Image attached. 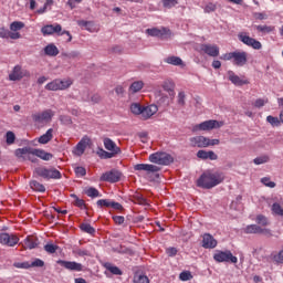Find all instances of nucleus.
Returning a JSON list of instances; mask_svg holds the SVG:
<instances>
[{
    "instance_id": "nucleus-1",
    "label": "nucleus",
    "mask_w": 283,
    "mask_h": 283,
    "mask_svg": "<svg viewBox=\"0 0 283 283\" xmlns=\"http://www.w3.org/2000/svg\"><path fill=\"white\" fill-rule=\"evenodd\" d=\"M222 180H224V175L218 171L208 170L201 175L197 185L198 187H202V189H213V187H218Z\"/></svg>"
},
{
    "instance_id": "nucleus-2",
    "label": "nucleus",
    "mask_w": 283,
    "mask_h": 283,
    "mask_svg": "<svg viewBox=\"0 0 283 283\" xmlns=\"http://www.w3.org/2000/svg\"><path fill=\"white\" fill-rule=\"evenodd\" d=\"M72 78H55L45 85L48 92H63L73 85Z\"/></svg>"
},
{
    "instance_id": "nucleus-3",
    "label": "nucleus",
    "mask_w": 283,
    "mask_h": 283,
    "mask_svg": "<svg viewBox=\"0 0 283 283\" xmlns=\"http://www.w3.org/2000/svg\"><path fill=\"white\" fill-rule=\"evenodd\" d=\"M63 28L61 27V24H48L44 25L41 29V32L44 36H49L52 34H57L59 36H63V34H66L67 39H66V43H70L72 41V34L70 33V31H63Z\"/></svg>"
},
{
    "instance_id": "nucleus-4",
    "label": "nucleus",
    "mask_w": 283,
    "mask_h": 283,
    "mask_svg": "<svg viewBox=\"0 0 283 283\" xmlns=\"http://www.w3.org/2000/svg\"><path fill=\"white\" fill-rule=\"evenodd\" d=\"M190 143L192 147L206 148V147H213L216 145H220V139H210L209 137L197 136V137L190 138Z\"/></svg>"
},
{
    "instance_id": "nucleus-5",
    "label": "nucleus",
    "mask_w": 283,
    "mask_h": 283,
    "mask_svg": "<svg viewBox=\"0 0 283 283\" xmlns=\"http://www.w3.org/2000/svg\"><path fill=\"white\" fill-rule=\"evenodd\" d=\"M224 125L223 122H218L216 119L206 120L201 124L193 126V132H211V129H220Z\"/></svg>"
},
{
    "instance_id": "nucleus-6",
    "label": "nucleus",
    "mask_w": 283,
    "mask_h": 283,
    "mask_svg": "<svg viewBox=\"0 0 283 283\" xmlns=\"http://www.w3.org/2000/svg\"><path fill=\"white\" fill-rule=\"evenodd\" d=\"M149 161L155 163V165H171L174 158L167 153H154L149 156Z\"/></svg>"
},
{
    "instance_id": "nucleus-7",
    "label": "nucleus",
    "mask_w": 283,
    "mask_h": 283,
    "mask_svg": "<svg viewBox=\"0 0 283 283\" xmlns=\"http://www.w3.org/2000/svg\"><path fill=\"white\" fill-rule=\"evenodd\" d=\"M213 260L216 262H231L232 264H238V258L234 256L231 251L217 250L213 254Z\"/></svg>"
},
{
    "instance_id": "nucleus-8",
    "label": "nucleus",
    "mask_w": 283,
    "mask_h": 283,
    "mask_svg": "<svg viewBox=\"0 0 283 283\" xmlns=\"http://www.w3.org/2000/svg\"><path fill=\"white\" fill-rule=\"evenodd\" d=\"M239 41L248 45V48H252L253 50H262V43L251 36L247 32H240L238 34Z\"/></svg>"
},
{
    "instance_id": "nucleus-9",
    "label": "nucleus",
    "mask_w": 283,
    "mask_h": 283,
    "mask_svg": "<svg viewBox=\"0 0 283 283\" xmlns=\"http://www.w3.org/2000/svg\"><path fill=\"white\" fill-rule=\"evenodd\" d=\"M53 117H54V111L52 109H46L41 113H35L32 115L34 123H40V124L50 123V120H52Z\"/></svg>"
},
{
    "instance_id": "nucleus-10",
    "label": "nucleus",
    "mask_w": 283,
    "mask_h": 283,
    "mask_svg": "<svg viewBox=\"0 0 283 283\" xmlns=\"http://www.w3.org/2000/svg\"><path fill=\"white\" fill-rule=\"evenodd\" d=\"M35 174L38 176H41V178H53V179H59L61 178V171L52 168V169H48V168H36L35 169Z\"/></svg>"
},
{
    "instance_id": "nucleus-11",
    "label": "nucleus",
    "mask_w": 283,
    "mask_h": 283,
    "mask_svg": "<svg viewBox=\"0 0 283 283\" xmlns=\"http://www.w3.org/2000/svg\"><path fill=\"white\" fill-rule=\"evenodd\" d=\"M0 244L4 247H17V244H19V237L6 232L0 233Z\"/></svg>"
},
{
    "instance_id": "nucleus-12",
    "label": "nucleus",
    "mask_w": 283,
    "mask_h": 283,
    "mask_svg": "<svg viewBox=\"0 0 283 283\" xmlns=\"http://www.w3.org/2000/svg\"><path fill=\"white\" fill-rule=\"evenodd\" d=\"M92 145V139L90 137L84 136L73 149L74 156H83L85 154V149H87Z\"/></svg>"
},
{
    "instance_id": "nucleus-13",
    "label": "nucleus",
    "mask_w": 283,
    "mask_h": 283,
    "mask_svg": "<svg viewBox=\"0 0 283 283\" xmlns=\"http://www.w3.org/2000/svg\"><path fill=\"white\" fill-rule=\"evenodd\" d=\"M200 51L208 56H220V48L216 44H202Z\"/></svg>"
},
{
    "instance_id": "nucleus-14",
    "label": "nucleus",
    "mask_w": 283,
    "mask_h": 283,
    "mask_svg": "<svg viewBox=\"0 0 283 283\" xmlns=\"http://www.w3.org/2000/svg\"><path fill=\"white\" fill-rule=\"evenodd\" d=\"M201 247L203 249H216L218 247V240L210 233H205L202 235Z\"/></svg>"
},
{
    "instance_id": "nucleus-15",
    "label": "nucleus",
    "mask_w": 283,
    "mask_h": 283,
    "mask_svg": "<svg viewBox=\"0 0 283 283\" xmlns=\"http://www.w3.org/2000/svg\"><path fill=\"white\" fill-rule=\"evenodd\" d=\"M24 76H30V72L22 71L21 66L17 65L13 67L12 72L9 74L10 81H21Z\"/></svg>"
},
{
    "instance_id": "nucleus-16",
    "label": "nucleus",
    "mask_w": 283,
    "mask_h": 283,
    "mask_svg": "<svg viewBox=\"0 0 283 283\" xmlns=\"http://www.w3.org/2000/svg\"><path fill=\"white\" fill-rule=\"evenodd\" d=\"M57 264H60V266H63L64 269H67V271H77V272L83 271V264L77 263L75 261L59 260Z\"/></svg>"
},
{
    "instance_id": "nucleus-17",
    "label": "nucleus",
    "mask_w": 283,
    "mask_h": 283,
    "mask_svg": "<svg viewBox=\"0 0 283 283\" xmlns=\"http://www.w3.org/2000/svg\"><path fill=\"white\" fill-rule=\"evenodd\" d=\"M135 171H146V174L149 176V174H156L159 171L158 166H154L151 164H137L134 166Z\"/></svg>"
},
{
    "instance_id": "nucleus-18",
    "label": "nucleus",
    "mask_w": 283,
    "mask_h": 283,
    "mask_svg": "<svg viewBox=\"0 0 283 283\" xmlns=\"http://www.w3.org/2000/svg\"><path fill=\"white\" fill-rule=\"evenodd\" d=\"M101 180L104 182H118L120 180V172L117 170H111L102 175Z\"/></svg>"
},
{
    "instance_id": "nucleus-19",
    "label": "nucleus",
    "mask_w": 283,
    "mask_h": 283,
    "mask_svg": "<svg viewBox=\"0 0 283 283\" xmlns=\"http://www.w3.org/2000/svg\"><path fill=\"white\" fill-rule=\"evenodd\" d=\"M158 113V106L156 105H149V106H144L142 111V119L143 120H149L151 116Z\"/></svg>"
},
{
    "instance_id": "nucleus-20",
    "label": "nucleus",
    "mask_w": 283,
    "mask_h": 283,
    "mask_svg": "<svg viewBox=\"0 0 283 283\" xmlns=\"http://www.w3.org/2000/svg\"><path fill=\"white\" fill-rule=\"evenodd\" d=\"M146 33H148L149 36H169V34H171V31L167 28H153L147 29Z\"/></svg>"
},
{
    "instance_id": "nucleus-21",
    "label": "nucleus",
    "mask_w": 283,
    "mask_h": 283,
    "mask_svg": "<svg viewBox=\"0 0 283 283\" xmlns=\"http://www.w3.org/2000/svg\"><path fill=\"white\" fill-rule=\"evenodd\" d=\"M0 39H12L13 41H17L21 39V33L19 32H11L6 28H0Z\"/></svg>"
},
{
    "instance_id": "nucleus-22",
    "label": "nucleus",
    "mask_w": 283,
    "mask_h": 283,
    "mask_svg": "<svg viewBox=\"0 0 283 283\" xmlns=\"http://www.w3.org/2000/svg\"><path fill=\"white\" fill-rule=\"evenodd\" d=\"M31 156H36L38 158H41V160H52V158H54V155L51 153L36 148H32Z\"/></svg>"
},
{
    "instance_id": "nucleus-23",
    "label": "nucleus",
    "mask_w": 283,
    "mask_h": 283,
    "mask_svg": "<svg viewBox=\"0 0 283 283\" xmlns=\"http://www.w3.org/2000/svg\"><path fill=\"white\" fill-rule=\"evenodd\" d=\"M232 63L239 67L247 65V52H234Z\"/></svg>"
},
{
    "instance_id": "nucleus-24",
    "label": "nucleus",
    "mask_w": 283,
    "mask_h": 283,
    "mask_svg": "<svg viewBox=\"0 0 283 283\" xmlns=\"http://www.w3.org/2000/svg\"><path fill=\"white\" fill-rule=\"evenodd\" d=\"M197 157L201 160H218V155L213 150H199Z\"/></svg>"
},
{
    "instance_id": "nucleus-25",
    "label": "nucleus",
    "mask_w": 283,
    "mask_h": 283,
    "mask_svg": "<svg viewBox=\"0 0 283 283\" xmlns=\"http://www.w3.org/2000/svg\"><path fill=\"white\" fill-rule=\"evenodd\" d=\"M228 78L233 83V85H247L249 83V81L235 75L233 71L228 72Z\"/></svg>"
},
{
    "instance_id": "nucleus-26",
    "label": "nucleus",
    "mask_w": 283,
    "mask_h": 283,
    "mask_svg": "<svg viewBox=\"0 0 283 283\" xmlns=\"http://www.w3.org/2000/svg\"><path fill=\"white\" fill-rule=\"evenodd\" d=\"M53 138H54V129L50 128L46 130L45 134H43L38 138V143H40V145H48V143H50V140H52Z\"/></svg>"
},
{
    "instance_id": "nucleus-27",
    "label": "nucleus",
    "mask_w": 283,
    "mask_h": 283,
    "mask_svg": "<svg viewBox=\"0 0 283 283\" xmlns=\"http://www.w3.org/2000/svg\"><path fill=\"white\" fill-rule=\"evenodd\" d=\"M104 147L107 151H113L114 154H120V148L116 146V143L111 138H104Z\"/></svg>"
},
{
    "instance_id": "nucleus-28",
    "label": "nucleus",
    "mask_w": 283,
    "mask_h": 283,
    "mask_svg": "<svg viewBox=\"0 0 283 283\" xmlns=\"http://www.w3.org/2000/svg\"><path fill=\"white\" fill-rule=\"evenodd\" d=\"M260 231H262V227L258 224H249L242 228V232L247 234H260Z\"/></svg>"
},
{
    "instance_id": "nucleus-29",
    "label": "nucleus",
    "mask_w": 283,
    "mask_h": 283,
    "mask_svg": "<svg viewBox=\"0 0 283 283\" xmlns=\"http://www.w3.org/2000/svg\"><path fill=\"white\" fill-rule=\"evenodd\" d=\"M15 156H17V158H23V159L29 158L30 159V156H32V148H28V147L18 148L15 150Z\"/></svg>"
},
{
    "instance_id": "nucleus-30",
    "label": "nucleus",
    "mask_w": 283,
    "mask_h": 283,
    "mask_svg": "<svg viewBox=\"0 0 283 283\" xmlns=\"http://www.w3.org/2000/svg\"><path fill=\"white\" fill-rule=\"evenodd\" d=\"M38 242H36V238L33 235H29L25 238L24 242H23V248L24 249H36L38 247Z\"/></svg>"
},
{
    "instance_id": "nucleus-31",
    "label": "nucleus",
    "mask_w": 283,
    "mask_h": 283,
    "mask_svg": "<svg viewBox=\"0 0 283 283\" xmlns=\"http://www.w3.org/2000/svg\"><path fill=\"white\" fill-rule=\"evenodd\" d=\"M143 87H145V83L143 81L133 82L129 86V93L136 94V93L140 92V90H143Z\"/></svg>"
},
{
    "instance_id": "nucleus-32",
    "label": "nucleus",
    "mask_w": 283,
    "mask_h": 283,
    "mask_svg": "<svg viewBox=\"0 0 283 283\" xmlns=\"http://www.w3.org/2000/svg\"><path fill=\"white\" fill-rule=\"evenodd\" d=\"M165 62L168 63L169 65H180L181 67H185V62H182V59L178 56H168L165 60Z\"/></svg>"
},
{
    "instance_id": "nucleus-33",
    "label": "nucleus",
    "mask_w": 283,
    "mask_h": 283,
    "mask_svg": "<svg viewBox=\"0 0 283 283\" xmlns=\"http://www.w3.org/2000/svg\"><path fill=\"white\" fill-rule=\"evenodd\" d=\"M44 53L48 56H57L59 54V48H56V45L54 44H49L44 48Z\"/></svg>"
},
{
    "instance_id": "nucleus-34",
    "label": "nucleus",
    "mask_w": 283,
    "mask_h": 283,
    "mask_svg": "<svg viewBox=\"0 0 283 283\" xmlns=\"http://www.w3.org/2000/svg\"><path fill=\"white\" fill-rule=\"evenodd\" d=\"M84 193L88 196V198H101V192L94 187L85 188Z\"/></svg>"
},
{
    "instance_id": "nucleus-35",
    "label": "nucleus",
    "mask_w": 283,
    "mask_h": 283,
    "mask_svg": "<svg viewBox=\"0 0 283 283\" xmlns=\"http://www.w3.org/2000/svg\"><path fill=\"white\" fill-rule=\"evenodd\" d=\"M143 108L144 106L140 105L139 103H133L130 105V112L132 114H134L135 116H143Z\"/></svg>"
},
{
    "instance_id": "nucleus-36",
    "label": "nucleus",
    "mask_w": 283,
    "mask_h": 283,
    "mask_svg": "<svg viewBox=\"0 0 283 283\" xmlns=\"http://www.w3.org/2000/svg\"><path fill=\"white\" fill-rule=\"evenodd\" d=\"M255 29L258 30V32H261L262 34H271V32H273V30H275V27L256 25Z\"/></svg>"
},
{
    "instance_id": "nucleus-37",
    "label": "nucleus",
    "mask_w": 283,
    "mask_h": 283,
    "mask_svg": "<svg viewBox=\"0 0 283 283\" xmlns=\"http://www.w3.org/2000/svg\"><path fill=\"white\" fill-rule=\"evenodd\" d=\"M25 28V23L21 21H14L10 24L11 32H19V30H23Z\"/></svg>"
},
{
    "instance_id": "nucleus-38",
    "label": "nucleus",
    "mask_w": 283,
    "mask_h": 283,
    "mask_svg": "<svg viewBox=\"0 0 283 283\" xmlns=\"http://www.w3.org/2000/svg\"><path fill=\"white\" fill-rule=\"evenodd\" d=\"M30 187L33 191H40L41 193H43V191H45V186H43V184H40L34 180L30 182Z\"/></svg>"
},
{
    "instance_id": "nucleus-39",
    "label": "nucleus",
    "mask_w": 283,
    "mask_h": 283,
    "mask_svg": "<svg viewBox=\"0 0 283 283\" xmlns=\"http://www.w3.org/2000/svg\"><path fill=\"white\" fill-rule=\"evenodd\" d=\"M134 283H149V277H147V275L136 273L134 275Z\"/></svg>"
},
{
    "instance_id": "nucleus-40",
    "label": "nucleus",
    "mask_w": 283,
    "mask_h": 283,
    "mask_svg": "<svg viewBox=\"0 0 283 283\" xmlns=\"http://www.w3.org/2000/svg\"><path fill=\"white\" fill-rule=\"evenodd\" d=\"M272 213L274 216H281L283 218V208L280 203L275 202L272 205Z\"/></svg>"
},
{
    "instance_id": "nucleus-41",
    "label": "nucleus",
    "mask_w": 283,
    "mask_h": 283,
    "mask_svg": "<svg viewBox=\"0 0 283 283\" xmlns=\"http://www.w3.org/2000/svg\"><path fill=\"white\" fill-rule=\"evenodd\" d=\"M15 140H17V135H14V133H12L11 130L7 132L6 134L7 145H14Z\"/></svg>"
},
{
    "instance_id": "nucleus-42",
    "label": "nucleus",
    "mask_w": 283,
    "mask_h": 283,
    "mask_svg": "<svg viewBox=\"0 0 283 283\" xmlns=\"http://www.w3.org/2000/svg\"><path fill=\"white\" fill-rule=\"evenodd\" d=\"M71 197L74 199L73 205H75V207L85 209V200L80 199L76 195H71Z\"/></svg>"
},
{
    "instance_id": "nucleus-43",
    "label": "nucleus",
    "mask_w": 283,
    "mask_h": 283,
    "mask_svg": "<svg viewBox=\"0 0 283 283\" xmlns=\"http://www.w3.org/2000/svg\"><path fill=\"white\" fill-rule=\"evenodd\" d=\"M266 120L270 123V125H272V127H280V125H282V122L280 120V117H273L271 115H269L266 117Z\"/></svg>"
},
{
    "instance_id": "nucleus-44",
    "label": "nucleus",
    "mask_w": 283,
    "mask_h": 283,
    "mask_svg": "<svg viewBox=\"0 0 283 283\" xmlns=\"http://www.w3.org/2000/svg\"><path fill=\"white\" fill-rule=\"evenodd\" d=\"M106 269L109 273H113V275H123V271H120L116 265L108 264L106 265Z\"/></svg>"
},
{
    "instance_id": "nucleus-45",
    "label": "nucleus",
    "mask_w": 283,
    "mask_h": 283,
    "mask_svg": "<svg viewBox=\"0 0 283 283\" xmlns=\"http://www.w3.org/2000/svg\"><path fill=\"white\" fill-rule=\"evenodd\" d=\"M255 222L261 224V227H268L269 224V219H266V217H264L263 214H258Z\"/></svg>"
},
{
    "instance_id": "nucleus-46",
    "label": "nucleus",
    "mask_w": 283,
    "mask_h": 283,
    "mask_svg": "<svg viewBox=\"0 0 283 283\" xmlns=\"http://www.w3.org/2000/svg\"><path fill=\"white\" fill-rule=\"evenodd\" d=\"M179 279L181 282H189V280L193 279V275H191V272L189 271H184L180 273Z\"/></svg>"
},
{
    "instance_id": "nucleus-47",
    "label": "nucleus",
    "mask_w": 283,
    "mask_h": 283,
    "mask_svg": "<svg viewBox=\"0 0 283 283\" xmlns=\"http://www.w3.org/2000/svg\"><path fill=\"white\" fill-rule=\"evenodd\" d=\"M81 229L85 232V233H90L91 235L95 233V230L92 228V226L90 223H82L81 224Z\"/></svg>"
},
{
    "instance_id": "nucleus-48",
    "label": "nucleus",
    "mask_w": 283,
    "mask_h": 283,
    "mask_svg": "<svg viewBox=\"0 0 283 283\" xmlns=\"http://www.w3.org/2000/svg\"><path fill=\"white\" fill-rule=\"evenodd\" d=\"M261 182L265 186V187H270V189L275 188V182L271 181V178L269 177H264L261 179Z\"/></svg>"
},
{
    "instance_id": "nucleus-49",
    "label": "nucleus",
    "mask_w": 283,
    "mask_h": 283,
    "mask_svg": "<svg viewBox=\"0 0 283 283\" xmlns=\"http://www.w3.org/2000/svg\"><path fill=\"white\" fill-rule=\"evenodd\" d=\"M57 250H59V247H56L55 244H52V243H48L44 247V251H46V253H56Z\"/></svg>"
},
{
    "instance_id": "nucleus-50",
    "label": "nucleus",
    "mask_w": 283,
    "mask_h": 283,
    "mask_svg": "<svg viewBox=\"0 0 283 283\" xmlns=\"http://www.w3.org/2000/svg\"><path fill=\"white\" fill-rule=\"evenodd\" d=\"M264 163H269V156L263 155L261 157H256L254 159V165H264Z\"/></svg>"
},
{
    "instance_id": "nucleus-51",
    "label": "nucleus",
    "mask_w": 283,
    "mask_h": 283,
    "mask_svg": "<svg viewBox=\"0 0 283 283\" xmlns=\"http://www.w3.org/2000/svg\"><path fill=\"white\" fill-rule=\"evenodd\" d=\"M134 202H136L137 205H147V199H145V197H143L142 195H135Z\"/></svg>"
},
{
    "instance_id": "nucleus-52",
    "label": "nucleus",
    "mask_w": 283,
    "mask_h": 283,
    "mask_svg": "<svg viewBox=\"0 0 283 283\" xmlns=\"http://www.w3.org/2000/svg\"><path fill=\"white\" fill-rule=\"evenodd\" d=\"M83 101L92 102V103H98L101 101V97L98 95H93L90 97V95L83 96Z\"/></svg>"
},
{
    "instance_id": "nucleus-53",
    "label": "nucleus",
    "mask_w": 283,
    "mask_h": 283,
    "mask_svg": "<svg viewBox=\"0 0 283 283\" xmlns=\"http://www.w3.org/2000/svg\"><path fill=\"white\" fill-rule=\"evenodd\" d=\"M85 30H87L88 32H98V28H96V24H94V22H87Z\"/></svg>"
},
{
    "instance_id": "nucleus-54",
    "label": "nucleus",
    "mask_w": 283,
    "mask_h": 283,
    "mask_svg": "<svg viewBox=\"0 0 283 283\" xmlns=\"http://www.w3.org/2000/svg\"><path fill=\"white\" fill-rule=\"evenodd\" d=\"M164 8H174V6L178 4L176 0H163Z\"/></svg>"
},
{
    "instance_id": "nucleus-55",
    "label": "nucleus",
    "mask_w": 283,
    "mask_h": 283,
    "mask_svg": "<svg viewBox=\"0 0 283 283\" xmlns=\"http://www.w3.org/2000/svg\"><path fill=\"white\" fill-rule=\"evenodd\" d=\"M185 98H187V95L185 94V92H179L177 101H178V105L184 106L185 105Z\"/></svg>"
},
{
    "instance_id": "nucleus-56",
    "label": "nucleus",
    "mask_w": 283,
    "mask_h": 283,
    "mask_svg": "<svg viewBox=\"0 0 283 283\" xmlns=\"http://www.w3.org/2000/svg\"><path fill=\"white\" fill-rule=\"evenodd\" d=\"M111 206H112V201L107 199H99L97 201V207H111Z\"/></svg>"
},
{
    "instance_id": "nucleus-57",
    "label": "nucleus",
    "mask_w": 283,
    "mask_h": 283,
    "mask_svg": "<svg viewBox=\"0 0 283 283\" xmlns=\"http://www.w3.org/2000/svg\"><path fill=\"white\" fill-rule=\"evenodd\" d=\"M269 103V99L259 98L254 102V107H264Z\"/></svg>"
},
{
    "instance_id": "nucleus-58",
    "label": "nucleus",
    "mask_w": 283,
    "mask_h": 283,
    "mask_svg": "<svg viewBox=\"0 0 283 283\" xmlns=\"http://www.w3.org/2000/svg\"><path fill=\"white\" fill-rule=\"evenodd\" d=\"M234 52L226 53L220 56L221 61H233Z\"/></svg>"
},
{
    "instance_id": "nucleus-59",
    "label": "nucleus",
    "mask_w": 283,
    "mask_h": 283,
    "mask_svg": "<svg viewBox=\"0 0 283 283\" xmlns=\"http://www.w3.org/2000/svg\"><path fill=\"white\" fill-rule=\"evenodd\" d=\"M163 88L166 91V92H171L174 90V83L172 82H164L163 84Z\"/></svg>"
},
{
    "instance_id": "nucleus-60",
    "label": "nucleus",
    "mask_w": 283,
    "mask_h": 283,
    "mask_svg": "<svg viewBox=\"0 0 283 283\" xmlns=\"http://www.w3.org/2000/svg\"><path fill=\"white\" fill-rule=\"evenodd\" d=\"M14 266H15V269H30L31 268V265H30V263H28V262H18V263H14Z\"/></svg>"
},
{
    "instance_id": "nucleus-61",
    "label": "nucleus",
    "mask_w": 283,
    "mask_h": 283,
    "mask_svg": "<svg viewBox=\"0 0 283 283\" xmlns=\"http://www.w3.org/2000/svg\"><path fill=\"white\" fill-rule=\"evenodd\" d=\"M166 253L169 255V258H174V255L178 253V250L176 248H167Z\"/></svg>"
},
{
    "instance_id": "nucleus-62",
    "label": "nucleus",
    "mask_w": 283,
    "mask_h": 283,
    "mask_svg": "<svg viewBox=\"0 0 283 283\" xmlns=\"http://www.w3.org/2000/svg\"><path fill=\"white\" fill-rule=\"evenodd\" d=\"M274 261L277 262V264H283V250L280 251L275 256Z\"/></svg>"
},
{
    "instance_id": "nucleus-63",
    "label": "nucleus",
    "mask_w": 283,
    "mask_h": 283,
    "mask_svg": "<svg viewBox=\"0 0 283 283\" xmlns=\"http://www.w3.org/2000/svg\"><path fill=\"white\" fill-rule=\"evenodd\" d=\"M75 174H76V176H85L87 174V171L85 170L84 167H76Z\"/></svg>"
},
{
    "instance_id": "nucleus-64",
    "label": "nucleus",
    "mask_w": 283,
    "mask_h": 283,
    "mask_svg": "<svg viewBox=\"0 0 283 283\" xmlns=\"http://www.w3.org/2000/svg\"><path fill=\"white\" fill-rule=\"evenodd\" d=\"M113 220H114L115 224H123V222H125V217L115 216V217H113Z\"/></svg>"
}]
</instances>
